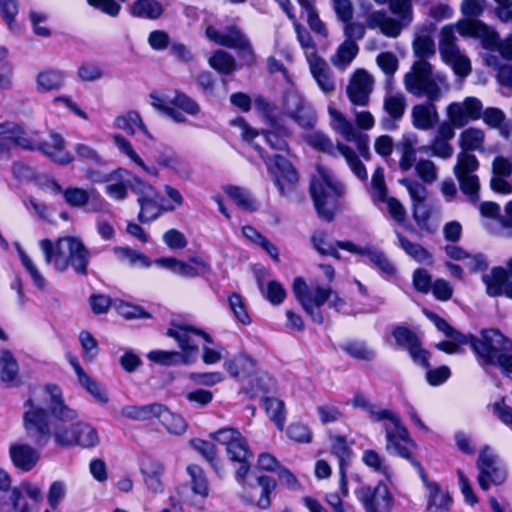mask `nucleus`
I'll list each match as a JSON object with an SVG mask.
<instances>
[{
    "label": "nucleus",
    "mask_w": 512,
    "mask_h": 512,
    "mask_svg": "<svg viewBox=\"0 0 512 512\" xmlns=\"http://www.w3.org/2000/svg\"><path fill=\"white\" fill-rule=\"evenodd\" d=\"M211 68L222 74H230L236 68L235 58L224 50H217L208 59Z\"/></svg>",
    "instance_id": "53"
},
{
    "label": "nucleus",
    "mask_w": 512,
    "mask_h": 512,
    "mask_svg": "<svg viewBox=\"0 0 512 512\" xmlns=\"http://www.w3.org/2000/svg\"><path fill=\"white\" fill-rule=\"evenodd\" d=\"M114 253L120 261L130 265L147 268L151 264L143 253L128 247H115Z\"/></svg>",
    "instance_id": "58"
},
{
    "label": "nucleus",
    "mask_w": 512,
    "mask_h": 512,
    "mask_svg": "<svg viewBox=\"0 0 512 512\" xmlns=\"http://www.w3.org/2000/svg\"><path fill=\"white\" fill-rule=\"evenodd\" d=\"M310 191L318 215L326 221H331L336 211V201L345 193L344 184L328 169L318 167Z\"/></svg>",
    "instance_id": "4"
},
{
    "label": "nucleus",
    "mask_w": 512,
    "mask_h": 512,
    "mask_svg": "<svg viewBox=\"0 0 512 512\" xmlns=\"http://www.w3.org/2000/svg\"><path fill=\"white\" fill-rule=\"evenodd\" d=\"M412 125L422 131H428L438 123L439 113L434 102L417 104L411 110Z\"/></svg>",
    "instance_id": "24"
},
{
    "label": "nucleus",
    "mask_w": 512,
    "mask_h": 512,
    "mask_svg": "<svg viewBox=\"0 0 512 512\" xmlns=\"http://www.w3.org/2000/svg\"><path fill=\"white\" fill-rule=\"evenodd\" d=\"M330 125L348 142H356L357 148L364 158H368L367 136L360 135L352 123L336 108L329 106Z\"/></svg>",
    "instance_id": "17"
},
{
    "label": "nucleus",
    "mask_w": 512,
    "mask_h": 512,
    "mask_svg": "<svg viewBox=\"0 0 512 512\" xmlns=\"http://www.w3.org/2000/svg\"><path fill=\"white\" fill-rule=\"evenodd\" d=\"M384 110L393 119L399 120L406 109V98L400 92L388 93L384 97Z\"/></svg>",
    "instance_id": "54"
},
{
    "label": "nucleus",
    "mask_w": 512,
    "mask_h": 512,
    "mask_svg": "<svg viewBox=\"0 0 512 512\" xmlns=\"http://www.w3.org/2000/svg\"><path fill=\"white\" fill-rule=\"evenodd\" d=\"M373 87V76L364 69H357L350 77L346 93L352 104L366 106Z\"/></svg>",
    "instance_id": "19"
},
{
    "label": "nucleus",
    "mask_w": 512,
    "mask_h": 512,
    "mask_svg": "<svg viewBox=\"0 0 512 512\" xmlns=\"http://www.w3.org/2000/svg\"><path fill=\"white\" fill-rule=\"evenodd\" d=\"M476 465L479 470L478 484L484 491H487L491 484L500 485L506 480L505 469L489 447L481 449Z\"/></svg>",
    "instance_id": "14"
},
{
    "label": "nucleus",
    "mask_w": 512,
    "mask_h": 512,
    "mask_svg": "<svg viewBox=\"0 0 512 512\" xmlns=\"http://www.w3.org/2000/svg\"><path fill=\"white\" fill-rule=\"evenodd\" d=\"M473 351L478 355L483 365L494 361L500 351L512 350V342L497 329H485L480 337L468 336Z\"/></svg>",
    "instance_id": "12"
},
{
    "label": "nucleus",
    "mask_w": 512,
    "mask_h": 512,
    "mask_svg": "<svg viewBox=\"0 0 512 512\" xmlns=\"http://www.w3.org/2000/svg\"><path fill=\"white\" fill-rule=\"evenodd\" d=\"M419 152L428 153L441 159H448L453 155L454 149L449 140H444L434 136L430 145L421 146Z\"/></svg>",
    "instance_id": "62"
},
{
    "label": "nucleus",
    "mask_w": 512,
    "mask_h": 512,
    "mask_svg": "<svg viewBox=\"0 0 512 512\" xmlns=\"http://www.w3.org/2000/svg\"><path fill=\"white\" fill-rule=\"evenodd\" d=\"M15 248L20 258L21 264L30 275L32 282L34 285L41 291L46 288V278L40 272L35 262L31 259V257L24 251L19 243H15Z\"/></svg>",
    "instance_id": "43"
},
{
    "label": "nucleus",
    "mask_w": 512,
    "mask_h": 512,
    "mask_svg": "<svg viewBox=\"0 0 512 512\" xmlns=\"http://www.w3.org/2000/svg\"><path fill=\"white\" fill-rule=\"evenodd\" d=\"M113 126L116 129L126 131L130 135H135L136 131L139 130L148 139H154L153 135L148 131L146 125L142 120V117L137 111L131 110L124 114L116 116L113 122Z\"/></svg>",
    "instance_id": "30"
},
{
    "label": "nucleus",
    "mask_w": 512,
    "mask_h": 512,
    "mask_svg": "<svg viewBox=\"0 0 512 512\" xmlns=\"http://www.w3.org/2000/svg\"><path fill=\"white\" fill-rule=\"evenodd\" d=\"M223 46L236 49L249 60L254 59V50L248 37L235 25L225 29V41Z\"/></svg>",
    "instance_id": "27"
},
{
    "label": "nucleus",
    "mask_w": 512,
    "mask_h": 512,
    "mask_svg": "<svg viewBox=\"0 0 512 512\" xmlns=\"http://www.w3.org/2000/svg\"><path fill=\"white\" fill-rule=\"evenodd\" d=\"M133 16L144 19H158L163 14V7L157 0H136L131 6Z\"/></svg>",
    "instance_id": "44"
},
{
    "label": "nucleus",
    "mask_w": 512,
    "mask_h": 512,
    "mask_svg": "<svg viewBox=\"0 0 512 512\" xmlns=\"http://www.w3.org/2000/svg\"><path fill=\"white\" fill-rule=\"evenodd\" d=\"M23 407L24 430L38 447L46 446L51 440L61 448H91L99 442L93 426L75 422L78 413L65 403L63 392L57 385L47 384L34 390Z\"/></svg>",
    "instance_id": "1"
},
{
    "label": "nucleus",
    "mask_w": 512,
    "mask_h": 512,
    "mask_svg": "<svg viewBox=\"0 0 512 512\" xmlns=\"http://www.w3.org/2000/svg\"><path fill=\"white\" fill-rule=\"evenodd\" d=\"M9 452L13 464L24 471H30L39 460V453L27 444H14Z\"/></svg>",
    "instance_id": "31"
},
{
    "label": "nucleus",
    "mask_w": 512,
    "mask_h": 512,
    "mask_svg": "<svg viewBox=\"0 0 512 512\" xmlns=\"http://www.w3.org/2000/svg\"><path fill=\"white\" fill-rule=\"evenodd\" d=\"M211 438L226 447V452L231 461L247 463L252 458L246 439L235 428H221L211 433Z\"/></svg>",
    "instance_id": "13"
},
{
    "label": "nucleus",
    "mask_w": 512,
    "mask_h": 512,
    "mask_svg": "<svg viewBox=\"0 0 512 512\" xmlns=\"http://www.w3.org/2000/svg\"><path fill=\"white\" fill-rule=\"evenodd\" d=\"M308 64L310 73L319 89L325 94H332L335 90V81L326 61L319 58Z\"/></svg>",
    "instance_id": "32"
},
{
    "label": "nucleus",
    "mask_w": 512,
    "mask_h": 512,
    "mask_svg": "<svg viewBox=\"0 0 512 512\" xmlns=\"http://www.w3.org/2000/svg\"><path fill=\"white\" fill-rule=\"evenodd\" d=\"M63 198L72 208H84L90 202L91 192L81 187L70 186L64 189Z\"/></svg>",
    "instance_id": "55"
},
{
    "label": "nucleus",
    "mask_w": 512,
    "mask_h": 512,
    "mask_svg": "<svg viewBox=\"0 0 512 512\" xmlns=\"http://www.w3.org/2000/svg\"><path fill=\"white\" fill-rule=\"evenodd\" d=\"M295 30L297 34V39L300 43V46L304 50V54L308 63L321 58L318 55L316 45L310 36V34L299 24L295 23Z\"/></svg>",
    "instance_id": "61"
},
{
    "label": "nucleus",
    "mask_w": 512,
    "mask_h": 512,
    "mask_svg": "<svg viewBox=\"0 0 512 512\" xmlns=\"http://www.w3.org/2000/svg\"><path fill=\"white\" fill-rule=\"evenodd\" d=\"M455 25H445L439 35V53L442 60L448 64L454 73L460 77H466L471 73L472 67L469 58L457 46Z\"/></svg>",
    "instance_id": "8"
},
{
    "label": "nucleus",
    "mask_w": 512,
    "mask_h": 512,
    "mask_svg": "<svg viewBox=\"0 0 512 512\" xmlns=\"http://www.w3.org/2000/svg\"><path fill=\"white\" fill-rule=\"evenodd\" d=\"M358 52L359 47L356 42L344 40L331 55L330 62L338 70L344 71L356 58Z\"/></svg>",
    "instance_id": "38"
},
{
    "label": "nucleus",
    "mask_w": 512,
    "mask_h": 512,
    "mask_svg": "<svg viewBox=\"0 0 512 512\" xmlns=\"http://www.w3.org/2000/svg\"><path fill=\"white\" fill-rule=\"evenodd\" d=\"M41 150L55 162L66 165L73 161V156L65 151L64 139L61 135L51 133L49 139L41 145Z\"/></svg>",
    "instance_id": "33"
},
{
    "label": "nucleus",
    "mask_w": 512,
    "mask_h": 512,
    "mask_svg": "<svg viewBox=\"0 0 512 512\" xmlns=\"http://www.w3.org/2000/svg\"><path fill=\"white\" fill-rule=\"evenodd\" d=\"M371 197L376 205L385 203L390 197L387 195V187L384 180V172L376 168L371 179Z\"/></svg>",
    "instance_id": "59"
},
{
    "label": "nucleus",
    "mask_w": 512,
    "mask_h": 512,
    "mask_svg": "<svg viewBox=\"0 0 512 512\" xmlns=\"http://www.w3.org/2000/svg\"><path fill=\"white\" fill-rule=\"evenodd\" d=\"M478 167L479 162L473 154L461 151L457 155L456 164L454 166L455 177L475 175L474 172Z\"/></svg>",
    "instance_id": "60"
},
{
    "label": "nucleus",
    "mask_w": 512,
    "mask_h": 512,
    "mask_svg": "<svg viewBox=\"0 0 512 512\" xmlns=\"http://www.w3.org/2000/svg\"><path fill=\"white\" fill-rule=\"evenodd\" d=\"M39 247L46 264H52L57 272H65L71 267L75 273L86 276L90 261V251L83 241L75 236H64L55 242L43 239Z\"/></svg>",
    "instance_id": "2"
},
{
    "label": "nucleus",
    "mask_w": 512,
    "mask_h": 512,
    "mask_svg": "<svg viewBox=\"0 0 512 512\" xmlns=\"http://www.w3.org/2000/svg\"><path fill=\"white\" fill-rule=\"evenodd\" d=\"M362 461L374 472L384 476L388 480L391 478V471L385 458L377 451L372 449L365 450L362 455Z\"/></svg>",
    "instance_id": "52"
},
{
    "label": "nucleus",
    "mask_w": 512,
    "mask_h": 512,
    "mask_svg": "<svg viewBox=\"0 0 512 512\" xmlns=\"http://www.w3.org/2000/svg\"><path fill=\"white\" fill-rule=\"evenodd\" d=\"M393 337L399 346L409 352L415 364L428 367V352L421 348L418 337L412 331L399 326L393 330Z\"/></svg>",
    "instance_id": "22"
},
{
    "label": "nucleus",
    "mask_w": 512,
    "mask_h": 512,
    "mask_svg": "<svg viewBox=\"0 0 512 512\" xmlns=\"http://www.w3.org/2000/svg\"><path fill=\"white\" fill-rule=\"evenodd\" d=\"M161 411V404L152 403L148 405H127L121 408V415L133 421H147L157 418Z\"/></svg>",
    "instance_id": "40"
},
{
    "label": "nucleus",
    "mask_w": 512,
    "mask_h": 512,
    "mask_svg": "<svg viewBox=\"0 0 512 512\" xmlns=\"http://www.w3.org/2000/svg\"><path fill=\"white\" fill-rule=\"evenodd\" d=\"M224 190L241 209L246 211H255L257 209L256 201L248 190L231 185L225 187Z\"/></svg>",
    "instance_id": "50"
},
{
    "label": "nucleus",
    "mask_w": 512,
    "mask_h": 512,
    "mask_svg": "<svg viewBox=\"0 0 512 512\" xmlns=\"http://www.w3.org/2000/svg\"><path fill=\"white\" fill-rule=\"evenodd\" d=\"M426 512H448L452 503L449 492L436 482H425Z\"/></svg>",
    "instance_id": "26"
},
{
    "label": "nucleus",
    "mask_w": 512,
    "mask_h": 512,
    "mask_svg": "<svg viewBox=\"0 0 512 512\" xmlns=\"http://www.w3.org/2000/svg\"><path fill=\"white\" fill-rule=\"evenodd\" d=\"M457 30L461 36L477 38L485 49H496L504 59L512 60V32L503 40H499L497 32L475 19L459 20Z\"/></svg>",
    "instance_id": "6"
},
{
    "label": "nucleus",
    "mask_w": 512,
    "mask_h": 512,
    "mask_svg": "<svg viewBox=\"0 0 512 512\" xmlns=\"http://www.w3.org/2000/svg\"><path fill=\"white\" fill-rule=\"evenodd\" d=\"M127 176L128 171L125 169H118L107 175L105 193L116 201L126 199L128 190L125 180Z\"/></svg>",
    "instance_id": "37"
},
{
    "label": "nucleus",
    "mask_w": 512,
    "mask_h": 512,
    "mask_svg": "<svg viewBox=\"0 0 512 512\" xmlns=\"http://www.w3.org/2000/svg\"><path fill=\"white\" fill-rule=\"evenodd\" d=\"M458 144L462 152L483 151L485 133L479 128L469 127L460 133Z\"/></svg>",
    "instance_id": "41"
},
{
    "label": "nucleus",
    "mask_w": 512,
    "mask_h": 512,
    "mask_svg": "<svg viewBox=\"0 0 512 512\" xmlns=\"http://www.w3.org/2000/svg\"><path fill=\"white\" fill-rule=\"evenodd\" d=\"M366 26L371 30H378L388 38L396 39L400 36L404 27L401 21L390 16L386 10H373L366 16Z\"/></svg>",
    "instance_id": "21"
},
{
    "label": "nucleus",
    "mask_w": 512,
    "mask_h": 512,
    "mask_svg": "<svg viewBox=\"0 0 512 512\" xmlns=\"http://www.w3.org/2000/svg\"><path fill=\"white\" fill-rule=\"evenodd\" d=\"M356 494L366 512H384L391 506V494L383 483H378L375 487H362Z\"/></svg>",
    "instance_id": "20"
},
{
    "label": "nucleus",
    "mask_w": 512,
    "mask_h": 512,
    "mask_svg": "<svg viewBox=\"0 0 512 512\" xmlns=\"http://www.w3.org/2000/svg\"><path fill=\"white\" fill-rule=\"evenodd\" d=\"M455 25H445L439 35V53L442 60L448 64L454 73L460 77H466L471 73L472 67L469 58L457 46Z\"/></svg>",
    "instance_id": "9"
},
{
    "label": "nucleus",
    "mask_w": 512,
    "mask_h": 512,
    "mask_svg": "<svg viewBox=\"0 0 512 512\" xmlns=\"http://www.w3.org/2000/svg\"><path fill=\"white\" fill-rule=\"evenodd\" d=\"M140 205V212L138 219L141 222H149L155 220L163 211L165 207L160 205V195L154 197L138 199Z\"/></svg>",
    "instance_id": "48"
},
{
    "label": "nucleus",
    "mask_w": 512,
    "mask_h": 512,
    "mask_svg": "<svg viewBox=\"0 0 512 512\" xmlns=\"http://www.w3.org/2000/svg\"><path fill=\"white\" fill-rule=\"evenodd\" d=\"M292 290L303 310L310 316L314 323L321 324L323 316L320 307L332 296V289L318 284L308 286L302 277H296Z\"/></svg>",
    "instance_id": "7"
},
{
    "label": "nucleus",
    "mask_w": 512,
    "mask_h": 512,
    "mask_svg": "<svg viewBox=\"0 0 512 512\" xmlns=\"http://www.w3.org/2000/svg\"><path fill=\"white\" fill-rule=\"evenodd\" d=\"M399 183L404 186L412 200V214L416 223L425 225L430 218L431 208L425 204L428 197L426 187L420 182L408 178H402Z\"/></svg>",
    "instance_id": "18"
},
{
    "label": "nucleus",
    "mask_w": 512,
    "mask_h": 512,
    "mask_svg": "<svg viewBox=\"0 0 512 512\" xmlns=\"http://www.w3.org/2000/svg\"><path fill=\"white\" fill-rule=\"evenodd\" d=\"M167 336L175 339L186 356L197 352L198 346L194 341V336H202L207 342H212L208 334L193 327L184 325H175L167 330Z\"/></svg>",
    "instance_id": "23"
},
{
    "label": "nucleus",
    "mask_w": 512,
    "mask_h": 512,
    "mask_svg": "<svg viewBox=\"0 0 512 512\" xmlns=\"http://www.w3.org/2000/svg\"><path fill=\"white\" fill-rule=\"evenodd\" d=\"M298 3L302 10L306 13L307 23L310 29L316 34L326 38L328 36L327 28L319 18L318 13L316 12L310 0H298Z\"/></svg>",
    "instance_id": "56"
},
{
    "label": "nucleus",
    "mask_w": 512,
    "mask_h": 512,
    "mask_svg": "<svg viewBox=\"0 0 512 512\" xmlns=\"http://www.w3.org/2000/svg\"><path fill=\"white\" fill-rule=\"evenodd\" d=\"M405 89L416 97H426L429 101H438L449 91V83L444 74L433 73L432 65L423 59L414 62L404 77Z\"/></svg>",
    "instance_id": "3"
},
{
    "label": "nucleus",
    "mask_w": 512,
    "mask_h": 512,
    "mask_svg": "<svg viewBox=\"0 0 512 512\" xmlns=\"http://www.w3.org/2000/svg\"><path fill=\"white\" fill-rule=\"evenodd\" d=\"M70 364L77 375L79 384L100 404L106 405L109 402V396L105 387L96 380L88 376L77 359L71 358Z\"/></svg>",
    "instance_id": "25"
},
{
    "label": "nucleus",
    "mask_w": 512,
    "mask_h": 512,
    "mask_svg": "<svg viewBox=\"0 0 512 512\" xmlns=\"http://www.w3.org/2000/svg\"><path fill=\"white\" fill-rule=\"evenodd\" d=\"M482 102L476 97H466L461 102H451L446 107V116L456 128H462L470 121L481 118Z\"/></svg>",
    "instance_id": "15"
},
{
    "label": "nucleus",
    "mask_w": 512,
    "mask_h": 512,
    "mask_svg": "<svg viewBox=\"0 0 512 512\" xmlns=\"http://www.w3.org/2000/svg\"><path fill=\"white\" fill-rule=\"evenodd\" d=\"M187 473L190 477V486L192 492L205 499L209 496V483L204 470L198 465H189Z\"/></svg>",
    "instance_id": "45"
},
{
    "label": "nucleus",
    "mask_w": 512,
    "mask_h": 512,
    "mask_svg": "<svg viewBox=\"0 0 512 512\" xmlns=\"http://www.w3.org/2000/svg\"><path fill=\"white\" fill-rule=\"evenodd\" d=\"M417 143V136L412 134L404 136L400 144L401 146V158L399 160V166L402 171H408L415 166L416 161V150L414 146Z\"/></svg>",
    "instance_id": "49"
},
{
    "label": "nucleus",
    "mask_w": 512,
    "mask_h": 512,
    "mask_svg": "<svg viewBox=\"0 0 512 512\" xmlns=\"http://www.w3.org/2000/svg\"><path fill=\"white\" fill-rule=\"evenodd\" d=\"M155 264L182 278H195L210 270L209 265L196 256L189 258L187 262L175 257H162L156 259Z\"/></svg>",
    "instance_id": "16"
},
{
    "label": "nucleus",
    "mask_w": 512,
    "mask_h": 512,
    "mask_svg": "<svg viewBox=\"0 0 512 512\" xmlns=\"http://www.w3.org/2000/svg\"><path fill=\"white\" fill-rule=\"evenodd\" d=\"M461 192L467 197L468 201L472 205H476L479 202V191H480V182L477 175H467V176H458L456 177Z\"/></svg>",
    "instance_id": "57"
},
{
    "label": "nucleus",
    "mask_w": 512,
    "mask_h": 512,
    "mask_svg": "<svg viewBox=\"0 0 512 512\" xmlns=\"http://www.w3.org/2000/svg\"><path fill=\"white\" fill-rule=\"evenodd\" d=\"M332 453L339 459V473H340V489L342 497L348 495V486L345 466L350 460L351 449L348 447L346 441L343 438L337 437L334 439L332 444Z\"/></svg>",
    "instance_id": "36"
},
{
    "label": "nucleus",
    "mask_w": 512,
    "mask_h": 512,
    "mask_svg": "<svg viewBox=\"0 0 512 512\" xmlns=\"http://www.w3.org/2000/svg\"><path fill=\"white\" fill-rule=\"evenodd\" d=\"M314 249L321 255L340 259L336 244L332 243L324 232L317 231L311 238Z\"/></svg>",
    "instance_id": "64"
},
{
    "label": "nucleus",
    "mask_w": 512,
    "mask_h": 512,
    "mask_svg": "<svg viewBox=\"0 0 512 512\" xmlns=\"http://www.w3.org/2000/svg\"><path fill=\"white\" fill-rule=\"evenodd\" d=\"M261 154L269 175L272 177L276 187L283 196H287L293 192L298 185V173L293 165L284 157L275 155L273 158L263 155V150L259 146H255Z\"/></svg>",
    "instance_id": "11"
},
{
    "label": "nucleus",
    "mask_w": 512,
    "mask_h": 512,
    "mask_svg": "<svg viewBox=\"0 0 512 512\" xmlns=\"http://www.w3.org/2000/svg\"><path fill=\"white\" fill-rule=\"evenodd\" d=\"M482 281L486 286V293L491 297L506 295V288L512 285L508 280V273L503 267H494L489 273L482 276Z\"/></svg>",
    "instance_id": "28"
},
{
    "label": "nucleus",
    "mask_w": 512,
    "mask_h": 512,
    "mask_svg": "<svg viewBox=\"0 0 512 512\" xmlns=\"http://www.w3.org/2000/svg\"><path fill=\"white\" fill-rule=\"evenodd\" d=\"M0 137L26 150L35 148L33 140L14 122L0 123Z\"/></svg>",
    "instance_id": "34"
},
{
    "label": "nucleus",
    "mask_w": 512,
    "mask_h": 512,
    "mask_svg": "<svg viewBox=\"0 0 512 512\" xmlns=\"http://www.w3.org/2000/svg\"><path fill=\"white\" fill-rule=\"evenodd\" d=\"M306 142L313 148L330 155H335V152L338 151L344 157L350 170L357 178L360 180L367 179V171L364 164L359 159L356 152L349 146L340 142L334 145L325 134L318 131L307 135Z\"/></svg>",
    "instance_id": "10"
},
{
    "label": "nucleus",
    "mask_w": 512,
    "mask_h": 512,
    "mask_svg": "<svg viewBox=\"0 0 512 512\" xmlns=\"http://www.w3.org/2000/svg\"><path fill=\"white\" fill-rule=\"evenodd\" d=\"M0 380L8 387L20 384L19 366L13 353L7 349L0 350Z\"/></svg>",
    "instance_id": "29"
},
{
    "label": "nucleus",
    "mask_w": 512,
    "mask_h": 512,
    "mask_svg": "<svg viewBox=\"0 0 512 512\" xmlns=\"http://www.w3.org/2000/svg\"><path fill=\"white\" fill-rule=\"evenodd\" d=\"M390 11L397 16L396 19L408 26L413 21V8L411 0H387Z\"/></svg>",
    "instance_id": "63"
},
{
    "label": "nucleus",
    "mask_w": 512,
    "mask_h": 512,
    "mask_svg": "<svg viewBox=\"0 0 512 512\" xmlns=\"http://www.w3.org/2000/svg\"><path fill=\"white\" fill-rule=\"evenodd\" d=\"M157 419L165 426L166 430L173 435H181L186 432V421L177 414L172 413L161 404V411Z\"/></svg>",
    "instance_id": "47"
},
{
    "label": "nucleus",
    "mask_w": 512,
    "mask_h": 512,
    "mask_svg": "<svg viewBox=\"0 0 512 512\" xmlns=\"http://www.w3.org/2000/svg\"><path fill=\"white\" fill-rule=\"evenodd\" d=\"M144 477V482L147 488L153 493H161L164 490V485L161 477L164 473V466L159 461H150L145 463L141 469Z\"/></svg>",
    "instance_id": "39"
},
{
    "label": "nucleus",
    "mask_w": 512,
    "mask_h": 512,
    "mask_svg": "<svg viewBox=\"0 0 512 512\" xmlns=\"http://www.w3.org/2000/svg\"><path fill=\"white\" fill-rule=\"evenodd\" d=\"M257 484L260 488V496L258 499H255L251 492L246 491L245 487L242 497L245 502L249 504L256 505L260 509H268L271 505L270 494L274 491L276 483L268 476H259L257 478Z\"/></svg>",
    "instance_id": "35"
},
{
    "label": "nucleus",
    "mask_w": 512,
    "mask_h": 512,
    "mask_svg": "<svg viewBox=\"0 0 512 512\" xmlns=\"http://www.w3.org/2000/svg\"><path fill=\"white\" fill-rule=\"evenodd\" d=\"M398 245L405 251L407 255H409L412 259L419 263L429 264L432 262V254L424 248L422 245L418 243H414L404 237L399 232H395Z\"/></svg>",
    "instance_id": "42"
},
{
    "label": "nucleus",
    "mask_w": 512,
    "mask_h": 512,
    "mask_svg": "<svg viewBox=\"0 0 512 512\" xmlns=\"http://www.w3.org/2000/svg\"><path fill=\"white\" fill-rule=\"evenodd\" d=\"M304 107L303 98L295 92H288L283 100V109L285 113L297 121L299 124L304 125V116L302 115Z\"/></svg>",
    "instance_id": "51"
},
{
    "label": "nucleus",
    "mask_w": 512,
    "mask_h": 512,
    "mask_svg": "<svg viewBox=\"0 0 512 512\" xmlns=\"http://www.w3.org/2000/svg\"><path fill=\"white\" fill-rule=\"evenodd\" d=\"M373 418L381 420L385 431V450L388 454L409 460L415 467L421 469L420 464L411 457L414 443L398 414L394 411H374Z\"/></svg>",
    "instance_id": "5"
},
{
    "label": "nucleus",
    "mask_w": 512,
    "mask_h": 512,
    "mask_svg": "<svg viewBox=\"0 0 512 512\" xmlns=\"http://www.w3.org/2000/svg\"><path fill=\"white\" fill-rule=\"evenodd\" d=\"M37 90L40 92L56 91L64 85V75L57 70H45L37 75Z\"/></svg>",
    "instance_id": "46"
}]
</instances>
